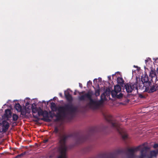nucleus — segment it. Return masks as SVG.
Listing matches in <instances>:
<instances>
[{
    "label": "nucleus",
    "instance_id": "f257e3e1",
    "mask_svg": "<svg viewBox=\"0 0 158 158\" xmlns=\"http://www.w3.org/2000/svg\"><path fill=\"white\" fill-rule=\"evenodd\" d=\"M53 132L58 137L59 145L58 150L60 155L58 158H66V152L68 147L66 143L70 135L62 131L56 127L54 128Z\"/></svg>",
    "mask_w": 158,
    "mask_h": 158
},
{
    "label": "nucleus",
    "instance_id": "39448f33",
    "mask_svg": "<svg viewBox=\"0 0 158 158\" xmlns=\"http://www.w3.org/2000/svg\"><path fill=\"white\" fill-rule=\"evenodd\" d=\"M76 143L77 144H81L90 139L92 136L89 133L87 135L79 133H76L74 134Z\"/></svg>",
    "mask_w": 158,
    "mask_h": 158
},
{
    "label": "nucleus",
    "instance_id": "4c0bfd02",
    "mask_svg": "<svg viewBox=\"0 0 158 158\" xmlns=\"http://www.w3.org/2000/svg\"><path fill=\"white\" fill-rule=\"evenodd\" d=\"M108 80H110L111 79V76H108Z\"/></svg>",
    "mask_w": 158,
    "mask_h": 158
},
{
    "label": "nucleus",
    "instance_id": "412c9836",
    "mask_svg": "<svg viewBox=\"0 0 158 158\" xmlns=\"http://www.w3.org/2000/svg\"><path fill=\"white\" fill-rule=\"evenodd\" d=\"M117 82L118 84H123L124 82V81L122 77H118L117 78Z\"/></svg>",
    "mask_w": 158,
    "mask_h": 158
},
{
    "label": "nucleus",
    "instance_id": "a211bd4d",
    "mask_svg": "<svg viewBox=\"0 0 158 158\" xmlns=\"http://www.w3.org/2000/svg\"><path fill=\"white\" fill-rule=\"evenodd\" d=\"M15 108L18 112H20L22 109L21 106L18 103L15 104Z\"/></svg>",
    "mask_w": 158,
    "mask_h": 158
},
{
    "label": "nucleus",
    "instance_id": "b1692460",
    "mask_svg": "<svg viewBox=\"0 0 158 158\" xmlns=\"http://www.w3.org/2000/svg\"><path fill=\"white\" fill-rule=\"evenodd\" d=\"M139 89H141L142 90H143L144 89V90L146 88V86L144 85V83H142V85H139Z\"/></svg>",
    "mask_w": 158,
    "mask_h": 158
},
{
    "label": "nucleus",
    "instance_id": "9d476101",
    "mask_svg": "<svg viewBox=\"0 0 158 158\" xmlns=\"http://www.w3.org/2000/svg\"><path fill=\"white\" fill-rule=\"evenodd\" d=\"M148 149L147 147H144L140 151V155L138 156L139 158H145L147 156V151Z\"/></svg>",
    "mask_w": 158,
    "mask_h": 158
},
{
    "label": "nucleus",
    "instance_id": "473e14b6",
    "mask_svg": "<svg viewBox=\"0 0 158 158\" xmlns=\"http://www.w3.org/2000/svg\"><path fill=\"white\" fill-rule=\"evenodd\" d=\"M36 107V105L35 104V103H33V104H32L31 105V108L32 109V108H35V107Z\"/></svg>",
    "mask_w": 158,
    "mask_h": 158
},
{
    "label": "nucleus",
    "instance_id": "393cba45",
    "mask_svg": "<svg viewBox=\"0 0 158 158\" xmlns=\"http://www.w3.org/2000/svg\"><path fill=\"white\" fill-rule=\"evenodd\" d=\"M44 112V111H43L42 110L40 109V110H38L37 113L38 115L40 116V115L42 116Z\"/></svg>",
    "mask_w": 158,
    "mask_h": 158
},
{
    "label": "nucleus",
    "instance_id": "5701e85b",
    "mask_svg": "<svg viewBox=\"0 0 158 158\" xmlns=\"http://www.w3.org/2000/svg\"><path fill=\"white\" fill-rule=\"evenodd\" d=\"M26 153V152H24L18 155L15 156V158H20L24 155Z\"/></svg>",
    "mask_w": 158,
    "mask_h": 158
},
{
    "label": "nucleus",
    "instance_id": "a19ab883",
    "mask_svg": "<svg viewBox=\"0 0 158 158\" xmlns=\"http://www.w3.org/2000/svg\"><path fill=\"white\" fill-rule=\"evenodd\" d=\"M29 103L28 102H27L25 103V106H27L28 105H29Z\"/></svg>",
    "mask_w": 158,
    "mask_h": 158
},
{
    "label": "nucleus",
    "instance_id": "f3484780",
    "mask_svg": "<svg viewBox=\"0 0 158 158\" xmlns=\"http://www.w3.org/2000/svg\"><path fill=\"white\" fill-rule=\"evenodd\" d=\"M102 158H117L114 154L110 153L109 154L104 156Z\"/></svg>",
    "mask_w": 158,
    "mask_h": 158
},
{
    "label": "nucleus",
    "instance_id": "f8f14e48",
    "mask_svg": "<svg viewBox=\"0 0 158 158\" xmlns=\"http://www.w3.org/2000/svg\"><path fill=\"white\" fill-rule=\"evenodd\" d=\"M42 116L43 118L41 119L42 120L46 122H50L51 121V120L49 118L48 113L47 111H44Z\"/></svg>",
    "mask_w": 158,
    "mask_h": 158
},
{
    "label": "nucleus",
    "instance_id": "4be33fe9",
    "mask_svg": "<svg viewBox=\"0 0 158 158\" xmlns=\"http://www.w3.org/2000/svg\"><path fill=\"white\" fill-rule=\"evenodd\" d=\"M19 116L16 114H14L12 116L13 120L14 121H16L18 118Z\"/></svg>",
    "mask_w": 158,
    "mask_h": 158
},
{
    "label": "nucleus",
    "instance_id": "ddd939ff",
    "mask_svg": "<svg viewBox=\"0 0 158 158\" xmlns=\"http://www.w3.org/2000/svg\"><path fill=\"white\" fill-rule=\"evenodd\" d=\"M141 81L143 83H144V85L146 86L147 83H149L151 82V81L149 80L147 74L141 76Z\"/></svg>",
    "mask_w": 158,
    "mask_h": 158
},
{
    "label": "nucleus",
    "instance_id": "7ed1b4c3",
    "mask_svg": "<svg viewBox=\"0 0 158 158\" xmlns=\"http://www.w3.org/2000/svg\"><path fill=\"white\" fill-rule=\"evenodd\" d=\"M79 94H83L78 97L79 100L81 101L89 100V102L88 105L90 108L93 109L98 108L101 104L102 102L106 99L105 95L103 94L101 96L100 101H97L93 100L92 98V95H93V92L92 91H89L87 93H85V91H82L79 92Z\"/></svg>",
    "mask_w": 158,
    "mask_h": 158
},
{
    "label": "nucleus",
    "instance_id": "bb28decb",
    "mask_svg": "<svg viewBox=\"0 0 158 158\" xmlns=\"http://www.w3.org/2000/svg\"><path fill=\"white\" fill-rule=\"evenodd\" d=\"M32 111L33 113H38V109L36 107H35V108H32Z\"/></svg>",
    "mask_w": 158,
    "mask_h": 158
},
{
    "label": "nucleus",
    "instance_id": "2eb2a0df",
    "mask_svg": "<svg viewBox=\"0 0 158 158\" xmlns=\"http://www.w3.org/2000/svg\"><path fill=\"white\" fill-rule=\"evenodd\" d=\"M5 115L7 118H10L11 115V112L10 110L9 109L6 110L5 111Z\"/></svg>",
    "mask_w": 158,
    "mask_h": 158
},
{
    "label": "nucleus",
    "instance_id": "58836bf2",
    "mask_svg": "<svg viewBox=\"0 0 158 158\" xmlns=\"http://www.w3.org/2000/svg\"><path fill=\"white\" fill-rule=\"evenodd\" d=\"M92 84V82H91L90 81H88L87 82V84Z\"/></svg>",
    "mask_w": 158,
    "mask_h": 158
},
{
    "label": "nucleus",
    "instance_id": "cd10ccee",
    "mask_svg": "<svg viewBox=\"0 0 158 158\" xmlns=\"http://www.w3.org/2000/svg\"><path fill=\"white\" fill-rule=\"evenodd\" d=\"M20 112L21 113V114L22 115L25 116L27 114L26 111L25 110H23L21 109V111Z\"/></svg>",
    "mask_w": 158,
    "mask_h": 158
},
{
    "label": "nucleus",
    "instance_id": "4468645a",
    "mask_svg": "<svg viewBox=\"0 0 158 158\" xmlns=\"http://www.w3.org/2000/svg\"><path fill=\"white\" fill-rule=\"evenodd\" d=\"M64 95L67 100L70 102L69 103H72V104L71 102L73 100V98L72 95L69 94V92L67 91L66 92H65Z\"/></svg>",
    "mask_w": 158,
    "mask_h": 158
},
{
    "label": "nucleus",
    "instance_id": "f03ea898",
    "mask_svg": "<svg viewBox=\"0 0 158 158\" xmlns=\"http://www.w3.org/2000/svg\"><path fill=\"white\" fill-rule=\"evenodd\" d=\"M50 108L52 111H58L56 114V116L58 118L60 117V114L63 115H72L75 113L77 110V106H74L73 104L68 103L64 106L57 107L54 102L51 103Z\"/></svg>",
    "mask_w": 158,
    "mask_h": 158
},
{
    "label": "nucleus",
    "instance_id": "37998d69",
    "mask_svg": "<svg viewBox=\"0 0 158 158\" xmlns=\"http://www.w3.org/2000/svg\"><path fill=\"white\" fill-rule=\"evenodd\" d=\"M60 96H62V94H61V93L60 94Z\"/></svg>",
    "mask_w": 158,
    "mask_h": 158
},
{
    "label": "nucleus",
    "instance_id": "2f4dec72",
    "mask_svg": "<svg viewBox=\"0 0 158 158\" xmlns=\"http://www.w3.org/2000/svg\"><path fill=\"white\" fill-rule=\"evenodd\" d=\"M153 147L155 148H158V144L155 143Z\"/></svg>",
    "mask_w": 158,
    "mask_h": 158
},
{
    "label": "nucleus",
    "instance_id": "ea45409f",
    "mask_svg": "<svg viewBox=\"0 0 158 158\" xmlns=\"http://www.w3.org/2000/svg\"><path fill=\"white\" fill-rule=\"evenodd\" d=\"M79 86L81 88H82V85L80 83H79Z\"/></svg>",
    "mask_w": 158,
    "mask_h": 158
},
{
    "label": "nucleus",
    "instance_id": "f704fd0d",
    "mask_svg": "<svg viewBox=\"0 0 158 158\" xmlns=\"http://www.w3.org/2000/svg\"><path fill=\"white\" fill-rule=\"evenodd\" d=\"M97 129V128L96 127H94L92 129V131H95Z\"/></svg>",
    "mask_w": 158,
    "mask_h": 158
},
{
    "label": "nucleus",
    "instance_id": "6e6552de",
    "mask_svg": "<svg viewBox=\"0 0 158 158\" xmlns=\"http://www.w3.org/2000/svg\"><path fill=\"white\" fill-rule=\"evenodd\" d=\"M142 146L141 145H139L134 148H127V158H135L134 154L135 152L139 150Z\"/></svg>",
    "mask_w": 158,
    "mask_h": 158
},
{
    "label": "nucleus",
    "instance_id": "aec40b11",
    "mask_svg": "<svg viewBox=\"0 0 158 158\" xmlns=\"http://www.w3.org/2000/svg\"><path fill=\"white\" fill-rule=\"evenodd\" d=\"M156 76L155 72L154 70H151L150 73L149 77L152 78Z\"/></svg>",
    "mask_w": 158,
    "mask_h": 158
},
{
    "label": "nucleus",
    "instance_id": "0eeeda50",
    "mask_svg": "<svg viewBox=\"0 0 158 158\" xmlns=\"http://www.w3.org/2000/svg\"><path fill=\"white\" fill-rule=\"evenodd\" d=\"M147 84L143 92L152 93L158 89V85L156 84L153 83L152 81L150 83H147Z\"/></svg>",
    "mask_w": 158,
    "mask_h": 158
},
{
    "label": "nucleus",
    "instance_id": "423d86ee",
    "mask_svg": "<svg viewBox=\"0 0 158 158\" xmlns=\"http://www.w3.org/2000/svg\"><path fill=\"white\" fill-rule=\"evenodd\" d=\"M138 82L137 80L135 83H130L129 84L126 83L124 85V87L128 93H131L133 90H136L137 91L138 90Z\"/></svg>",
    "mask_w": 158,
    "mask_h": 158
},
{
    "label": "nucleus",
    "instance_id": "a878e982",
    "mask_svg": "<svg viewBox=\"0 0 158 158\" xmlns=\"http://www.w3.org/2000/svg\"><path fill=\"white\" fill-rule=\"evenodd\" d=\"M100 90L99 89H97L95 91V95L96 96H99L100 95Z\"/></svg>",
    "mask_w": 158,
    "mask_h": 158
},
{
    "label": "nucleus",
    "instance_id": "c9c22d12",
    "mask_svg": "<svg viewBox=\"0 0 158 158\" xmlns=\"http://www.w3.org/2000/svg\"><path fill=\"white\" fill-rule=\"evenodd\" d=\"M149 60H151V59L149 58H148V59L145 60V62L146 63L147 62H148L149 61Z\"/></svg>",
    "mask_w": 158,
    "mask_h": 158
},
{
    "label": "nucleus",
    "instance_id": "6ab92c4d",
    "mask_svg": "<svg viewBox=\"0 0 158 158\" xmlns=\"http://www.w3.org/2000/svg\"><path fill=\"white\" fill-rule=\"evenodd\" d=\"M157 153L155 151H151L150 153V156L149 157H151L152 158V157H156L157 156Z\"/></svg>",
    "mask_w": 158,
    "mask_h": 158
},
{
    "label": "nucleus",
    "instance_id": "1a4fd4ad",
    "mask_svg": "<svg viewBox=\"0 0 158 158\" xmlns=\"http://www.w3.org/2000/svg\"><path fill=\"white\" fill-rule=\"evenodd\" d=\"M121 91V88L120 85H116L114 87V89L111 92V95L113 98L115 97L117 94Z\"/></svg>",
    "mask_w": 158,
    "mask_h": 158
},
{
    "label": "nucleus",
    "instance_id": "dca6fc26",
    "mask_svg": "<svg viewBox=\"0 0 158 158\" xmlns=\"http://www.w3.org/2000/svg\"><path fill=\"white\" fill-rule=\"evenodd\" d=\"M9 125L8 123L6 122V124H3L2 131L6 132L8 130Z\"/></svg>",
    "mask_w": 158,
    "mask_h": 158
},
{
    "label": "nucleus",
    "instance_id": "c756f323",
    "mask_svg": "<svg viewBox=\"0 0 158 158\" xmlns=\"http://www.w3.org/2000/svg\"><path fill=\"white\" fill-rule=\"evenodd\" d=\"M138 95L139 97L140 98L143 99L145 98V97L143 95L141 94H138Z\"/></svg>",
    "mask_w": 158,
    "mask_h": 158
},
{
    "label": "nucleus",
    "instance_id": "20e7f679",
    "mask_svg": "<svg viewBox=\"0 0 158 158\" xmlns=\"http://www.w3.org/2000/svg\"><path fill=\"white\" fill-rule=\"evenodd\" d=\"M106 120L110 124L112 127L118 132L123 139L125 140L127 138V135L125 130L122 128L117 121L114 120L111 116Z\"/></svg>",
    "mask_w": 158,
    "mask_h": 158
},
{
    "label": "nucleus",
    "instance_id": "7c9ffc66",
    "mask_svg": "<svg viewBox=\"0 0 158 158\" xmlns=\"http://www.w3.org/2000/svg\"><path fill=\"white\" fill-rule=\"evenodd\" d=\"M91 146H89L86 148V151L88 152L91 150Z\"/></svg>",
    "mask_w": 158,
    "mask_h": 158
},
{
    "label": "nucleus",
    "instance_id": "e433bc0d",
    "mask_svg": "<svg viewBox=\"0 0 158 158\" xmlns=\"http://www.w3.org/2000/svg\"><path fill=\"white\" fill-rule=\"evenodd\" d=\"M48 141V139H45V140H44L43 141L44 143H46Z\"/></svg>",
    "mask_w": 158,
    "mask_h": 158
},
{
    "label": "nucleus",
    "instance_id": "72a5a7b5",
    "mask_svg": "<svg viewBox=\"0 0 158 158\" xmlns=\"http://www.w3.org/2000/svg\"><path fill=\"white\" fill-rule=\"evenodd\" d=\"M33 115L34 118L38 119V116L37 115H35L34 114H33Z\"/></svg>",
    "mask_w": 158,
    "mask_h": 158
},
{
    "label": "nucleus",
    "instance_id": "79ce46f5",
    "mask_svg": "<svg viewBox=\"0 0 158 158\" xmlns=\"http://www.w3.org/2000/svg\"><path fill=\"white\" fill-rule=\"evenodd\" d=\"M74 95H76V92H74Z\"/></svg>",
    "mask_w": 158,
    "mask_h": 158
},
{
    "label": "nucleus",
    "instance_id": "c85d7f7f",
    "mask_svg": "<svg viewBox=\"0 0 158 158\" xmlns=\"http://www.w3.org/2000/svg\"><path fill=\"white\" fill-rule=\"evenodd\" d=\"M123 97V94L121 93H120L119 94L117 95V94L116 95L115 97H116L118 99H120Z\"/></svg>",
    "mask_w": 158,
    "mask_h": 158
},
{
    "label": "nucleus",
    "instance_id": "9b49d317",
    "mask_svg": "<svg viewBox=\"0 0 158 158\" xmlns=\"http://www.w3.org/2000/svg\"><path fill=\"white\" fill-rule=\"evenodd\" d=\"M49 114V117H50L51 118H52L54 116H55L56 117V120L57 121H59L63 118H65L67 115H63V114H60V118H58L56 115V114H55L54 113H52L51 111H50Z\"/></svg>",
    "mask_w": 158,
    "mask_h": 158
}]
</instances>
